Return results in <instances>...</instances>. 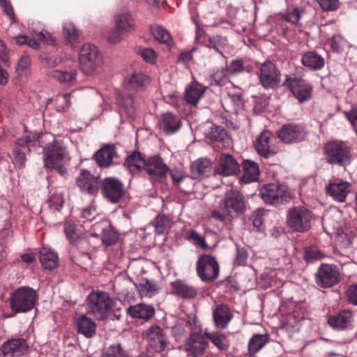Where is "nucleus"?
Wrapping results in <instances>:
<instances>
[{
    "instance_id": "1",
    "label": "nucleus",
    "mask_w": 357,
    "mask_h": 357,
    "mask_svg": "<svg viewBox=\"0 0 357 357\" xmlns=\"http://www.w3.org/2000/svg\"><path fill=\"white\" fill-rule=\"evenodd\" d=\"M36 142L43 148L45 167L55 169L61 176H65L67 174L65 165L70 161V158L63 139L56 138L50 133H45L38 136L34 142L30 136H27L25 140L18 139L17 144L30 150V147L36 145Z\"/></svg>"
},
{
    "instance_id": "2",
    "label": "nucleus",
    "mask_w": 357,
    "mask_h": 357,
    "mask_svg": "<svg viewBox=\"0 0 357 357\" xmlns=\"http://www.w3.org/2000/svg\"><path fill=\"white\" fill-rule=\"evenodd\" d=\"M220 210H213L211 216L214 219L223 222L227 217H236L244 213L245 204L243 194L238 190L229 189L220 202Z\"/></svg>"
},
{
    "instance_id": "3",
    "label": "nucleus",
    "mask_w": 357,
    "mask_h": 357,
    "mask_svg": "<svg viewBox=\"0 0 357 357\" xmlns=\"http://www.w3.org/2000/svg\"><path fill=\"white\" fill-rule=\"evenodd\" d=\"M113 299L105 291H93L86 297L84 306L86 314L97 320H104L112 311Z\"/></svg>"
},
{
    "instance_id": "4",
    "label": "nucleus",
    "mask_w": 357,
    "mask_h": 357,
    "mask_svg": "<svg viewBox=\"0 0 357 357\" xmlns=\"http://www.w3.org/2000/svg\"><path fill=\"white\" fill-rule=\"evenodd\" d=\"M326 162L331 165L345 167L351 160V148L342 141H333L326 143L324 148Z\"/></svg>"
},
{
    "instance_id": "5",
    "label": "nucleus",
    "mask_w": 357,
    "mask_h": 357,
    "mask_svg": "<svg viewBox=\"0 0 357 357\" xmlns=\"http://www.w3.org/2000/svg\"><path fill=\"white\" fill-rule=\"evenodd\" d=\"M37 299L36 291L29 287H22L15 290L10 296V307L15 313L31 310Z\"/></svg>"
},
{
    "instance_id": "6",
    "label": "nucleus",
    "mask_w": 357,
    "mask_h": 357,
    "mask_svg": "<svg viewBox=\"0 0 357 357\" xmlns=\"http://www.w3.org/2000/svg\"><path fill=\"white\" fill-rule=\"evenodd\" d=\"M79 63L86 75L97 71L102 64V58L98 47L89 43L84 44L79 50Z\"/></svg>"
},
{
    "instance_id": "7",
    "label": "nucleus",
    "mask_w": 357,
    "mask_h": 357,
    "mask_svg": "<svg viewBox=\"0 0 357 357\" xmlns=\"http://www.w3.org/2000/svg\"><path fill=\"white\" fill-rule=\"evenodd\" d=\"M312 212L305 206H294L289 209L287 215L288 225L294 231L304 232L311 227Z\"/></svg>"
},
{
    "instance_id": "8",
    "label": "nucleus",
    "mask_w": 357,
    "mask_h": 357,
    "mask_svg": "<svg viewBox=\"0 0 357 357\" xmlns=\"http://www.w3.org/2000/svg\"><path fill=\"white\" fill-rule=\"evenodd\" d=\"M52 67H58L51 72V77L61 83H73L76 79L77 68L75 63L70 59L63 61L57 58L50 64Z\"/></svg>"
},
{
    "instance_id": "9",
    "label": "nucleus",
    "mask_w": 357,
    "mask_h": 357,
    "mask_svg": "<svg viewBox=\"0 0 357 357\" xmlns=\"http://www.w3.org/2000/svg\"><path fill=\"white\" fill-rule=\"evenodd\" d=\"M196 270L198 276L203 282H210L218 277L220 268L215 257L203 255L197 261Z\"/></svg>"
},
{
    "instance_id": "10",
    "label": "nucleus",
    "mask_w": 357,
    "mask_h": 357,
    "mask_svg": "<svg viewBox=\"0 0 357 357\" xmlns=\"http://www.w3.org/2000/svg\"><path fill=\"white\" fill-rule=\"evenodd\" d=\"M260 196L266 204L278 205L289 200L290 192L286 185L270 183L261 187Z\"/></svg>"
},
{
    "instance_id": "11",
    "label": "nucleus",
    "mask_w": 357,
    "mask_h": 357,
    "mask_svg": "<svg viewBox=\"0 0 357 357\" xmlns=\"http://www.w3.org/2000/svg\"><path fill=\"white\" fill-rule=\"evenodd\" d=\"M341 274L334 264H322L315 275L316 284L323 288L332 287L340 282Z\"/></svg>"
},
{
    "instance_id": "12",
    "label": "nucleus",
    "mask_w": 357,
    "mask_h": 357,
    "mask_svg": "<svg viewBox=\"0 0 357 357\" xmlns=\"http://www.w3.org/2000/svg\"><path fill=\"white\" fill-rule=\"evenodd\" d=\"M281 73L276 66L270 61H264L259 72V82L264 89H273L280 82Z\"/></svg>"
},
{
    "instance_id": "13",
    "label": "nucleus",
    "mask_w": 357,
    "mask_h": 357,
    "mask_svg": "<svg viewBox=\"0 0 357 357\" xmlns=\"http://www.w3.org/2000/svg\"><path fill=\"white\" fill-rule=\"evenodd\" d=\"M306 132L301 124L286 123L278 132V138L285 144L298 143L304 140Z\"/></svg>"
},
{
    "instance_id": "14",
    "label": "nucleus",
    "mask_w": 357,
    "mask_h": 357,
    "mask_svg": "<svg viewBox=\"0 0 357 357\" xmlns=\"http://www.w3.org/2000/svg\"><path fill=\"white\" fill-rule=\"evenodd\" d=\"M104 197L112 203H117L124 195L123 183L114 177H107L102 181Z\"/></svg>"
},
{
    "instance_id": "15",
    "label": "nucleus",
    "mask_w": 357,
    "mask_h": 357,
    "mask_svg": "<svg viewBox=\"0 0 357 357\" xmlns=\"http://www.w3.org/2000/svg\"><path fill=\"white\" fill-rule=\"evenodd\" d=\"M144 169L146 171L152 182L160 181L165 178L169 170L162 159L158 155L149 158L146 160Z\"/></svg>"
},
{
    "instance_id": "16",
    "label": "nucleus",
    "mask_w": 357,
    "mask_h": 357,
    "mask_svg": "<svg viewBox=\"0 0 357 357\" xmlns=\"http://www.w3.org/2000/svg\"><path fill=\"white\" fill-rule=\"evenodd\" d=\"M146 338L149 347L156 352H161L167 347V335L163 329L158 325H153L148 328Z\"/></svg>"
},
{
    "instance_id": "17",
    "label": "nucleus",
    "mask_w": 357,
    "mask_h": 357,
    "mask_svg": "<svg viewBox=\"0 0 357 357\" xmlns=\"http://www.w3.org/2000/svg\"><path fill=\"white\" fill-rule=\"evenodd\" d=\"M76 183L82 192L93 195L99 190V176H94L86 169H81Z\"/></svg>"
},
{
    "instance_id": "18",
    "label": "nucleus",
    "mask_w": 357,
    "mask_h": 357,
    "mask_svg": "<svg viewBox=\"0 0 357 357\" xmlns=\"http://www.w3.org/2000/svg\"><path fill=\"white\" fill-rule=\"evenodd\" d=\"M208 347L206 337L200 333H193L187 342L185 350L190 357H203Z\"/></svg>"
},
{
    "instance_id": "19",
    "label": "nucleus",
    "mask_w": 357,
    "mask_h": 357,
    "mask_svg": "<svg viewBox=\"0 0 357 357\" xmlns=\"http://www.w3.org/2000/svg\"><path fill=\"white\" fill-rule=\"evenodd\" d=\"M28 344L23 338L10 339L3 343L1 351L4 356L24 357Z\"/></svg>"
},
{
    "instance_id": "20",
    "label": "nucleus",
    "mask_w": 357,
    "mask_h": 357,
    "mask_svg": "<svg viewBox=\"0 0 357 357\" xmlns=\"http://www.w3.org/2000/svg\"><path fill=\"white\" fill-rule=\"evenodd\" d=\"M283 84L300 102H304L310 97L312 87L303 79L287 78Z\"/></svg>"
},
{
    "instance_id": "21",
    "label": "nucleus",
    "mask_w": 357,
    "mask_h": 357,
    "mask_svg": "<svg viewBox=\"0 0 357 357\" xmlns=\"http://www.w3.org/2000/svg\"><path fill=\"white\" fill-rule=\"evenodd\" d=\"M78 333L86 338H91L96 333V324L87 314L76 313L73 318Z\"/></svg>"
},
{
    "instance_id": "22",
    "label": "nucleus",
    "mask_w": 357,
    "mask_h": 357,
    "mask_svg": "<svg viewBox=\"0 0 357 357\" xmlns=\"http://www.w3.org/2000/svg\"><path fill=\"white\" fill-rule=\"evenodd\" d=\"M351 183L340 179L330 181L326 187L327 193L335 200L343 202L351 192Z\"/></svg>"
},
{
    "instance_id": "23",
    "label": "nucleus",
    "mask_w": 357,
    "mask_h": 357,
    "mask_svg": "<svg viewBox=\"0 0 357 357\" xmlns=\"http://www.w3.org/2000/svg\"><path fill=\"white\" fill-rule=\"evenodd\" d=\"M240 172V167L235 158L230 154L222 153L219 160V167L215 173L225 176L237 174Z\"/></svg>"
},
{
    "instance_id": "24",
    "label": "nucleus",
    "mask_w": 357,
    "mask_h": 357,
    "mask_svg": "<svg viewBox=\"0 0 357 357\" xmlns=\"http://www.w3.org/2000/svg\"><path fill=\"white\" fill-rule=\"evenodd\" d=\"M126 312L133 319H142L149 321L155 315V309L153 305L144 303L131 305L126 309Z\"/></svg>"
},
{
    "instance_id": "25",
    "label": "nucleus",
    "mask_w": 357,
    "mask_h": 357,
    "mask_svg": "<svg viewBox=\"0 0 357 357\" xmlns=\"http://www.w3.org/2000/svg\"><path fill=\"white\" fill-rule=\"evenodd\" d=\"M354 321V314L351 311L344 310L336 315L328 319V324L335 329L344 330L351 328Z\"/></svg>"
},
{
    "instance_id": "26",
    "label": "nucleus",
    "mask_w": 357,
    "mask_h": 357,
    "mask_svg": "<svg viewBox=\"0 0 357 357\" xmlns=\"http://www.w3.org/2000/svg\"><path fill=\"white\" fill-rule=\"evenodd\" d=\"M171 294L184 299H192L197 295V289L185 283L177 280L170 283Z\"/></svg>"
},
{
    "instance_id": "27",
    "label": "nucleus",
    "mask_w": 357,
    "mask_h": 357,
    "mask_svg": "<svg viewBox=\"0 0 357 357\" xmlns=\"http://www.w3.org/2000/svg\"><path fill=\"white\" fill-rule=\"evenodd\" d=\"M273 137L271 133L267 130L263 131L257 137L255 148L259 154L264 158H268L275 154V151L271 147V139Z\"/></svg>"
},
{
    "instance_id": "28",
    "label": "nucleus",
    "mask_w": 357,
    "mask_h": 357,
    "mask_svg": "<svg viewBox=\"0 0 357 357\" xmlns=\"http://www.w3.org/2000/svg\"><path fill=\"white\" fill-rule=\"evenodd\" d=\"M159 127L166 135H171L181 127L180 119L171 112L162 114L159 119Z\"/></svg>"
},
{
    "instance_id": "29",
    "label": "nucleus",
    "mask_w": 357,
    "mask_h": 357,
    "mask_svg": "<svg viewBox=\"0 0 357 357\" xmlns=\"http://www.w3.org/2000/svg\"><path fill=\"white\" fill-rule=\"evenodd\" d=\"M232 314L226 305H218L213 311L215 326L218 328H225L232 319Z\"/></svg>"
},
{
    "instance_id": "30",
    "label": "nucleus",
    "mask_w": 357,
    "mask_h": 357,
    "mask_svg": "<svg viewBox=\"0 0 357 357\" xmlns=\"http://www.w3.org/2000/svg\"><path fill=\"white\" fill-rule=\"evenodd\" d=\"M92 227L94 231L102 230L101 239L104 245L109 246L117 242L119 239L118 233L107 223H96Z\"/></svg>"
},
{
    "instance_id": "31",
    "label": "nucleus",
    "mask_w": 357,
    "mask_h": 357,
    "mask_svg": "<svg viewBox=\"0 0 357 357\" xmlns=\"http://www.w3.org/2000/svg\"><path fill=\"white\" fill-rule=\"evenodd\" d=\"M212 171V163L206 158H201L191 165V175L193 178L208 176Z\"/></svg>"
},
{
    "instance_id": "32",
    "label": "nucleus",
    "mask_w": 357,
    "mask_h": 357,
    "mask_svg": "<svg viewBox=\"0 0 357 357\" xmlns=\"http://www.w3.org/2000/svg\"><path fill=\"white\" fill-rule=\"evenodd\" d=\"M116 152L113 145H105L94 155L97 164L101 167H108L112 164V160Z\"/></svg>"
},
{
    "instance_id": "33",
    "label": "nucleus",
    "mask_w": 357,
    "mask_h": 357,
    "mask_svg": "<svg viewBox=\"0 0 357 357\" xmlns=\"http://www.w3.org/2000/svg\"><path fill=\"white\" fill-rule=\"evenodd\" d=\"M206 88L197 82H192L189 84L185 89V100L192 105H197L200 98L205 92Z\"/></svg>"
},
{
    "instance_id": "34",
    "label": "nucleus",
    "mask_w": 357,
    "mask_h": 357,
    "mask_svg": "<svg viewBox=\"0 0 357 357\" xmlns=\"http://www.w3.org/2000/svg\"><path fill=\"white\" fill-rule=\"evenodd\" d=\"M40 261L45 269L52 270L57 267L59 258L56 253L43 247L40 250Z\"/></svg>"
},
{
    "instance_id": "35",
    "label": "nucleus",
    "mask_w": 357,
    "mask_h": 357,
    "mask_svg": "<svg viewBox=\"0 0 357 357\" xmlns=\"http://www.w3.org/2000/svg\"><path fill=\"white\" fill-rule=\"evenodd\" d=\"M301 62L305 67L311 70H320L324 66V59L314 52H307L303 54Z\"/></svg>"
},
{
    "instance_id": "36",
    "label": "nucleus",
    "mask_w": 357,
    "mask_h": 357,
    "mask_svg": "<svg viewBox=\"0 0 357 357\" xmlns=\"http://www.w3.org/2000/svg\"><path fill=\"white\" fill-rule=\"evenodd\" d=\"M243 171V175L241 178L243 183H250L258 179L259 169L257 162L250 160H244Z\"/></svg>"
},
{
    "instance_id": "37",
    "label": "nucleus",
    "mask_w": 357,
    "mask_h": 357,
    "mask_svg": "<svg viewBox=\"0 0 357 357\" xmlns=\"http://www.w3.org/2000/svg\"><path fill=\"white\" fill-rule=\"evenodd\" d=\"M145 165L146 160L138 151L132 152L125 161V165L132 174L139 172Z\"/></svg>"
},
{
    "instance_id": "38",
    "label": "nucleus",
    "mask_w": 357,
    "mask_h": 357,
    "mask_svg": "<svg viewBox=\"0 0 357 357\" xmlns=\"http://www.w3.org/2000/svg\"><path fill=\"white\" fill-rule=\"evenodd\" d=\"M115 26L122 31L129 33L134 29L135 24L128 13H121L115 16Z\"/></svg>"
},
{
    "instance_id": "39",
    "label": "nucleus",
    "mask_w": 357,
    "mask_h": 357,
    "mask_svg": "<svg viewBox=\"0 0 357 357\" xmlns=\"http://www.w3.org/2000/svg\"><path fill=\"white\" fill-rule=\"evenodd\" d=\"M149 78L142 73H134L131 75L126 83V88L128 90H139L149 84Z\"/></svg>"
},
{
    "instance_id": "40",
    "label": "nucleus",
    "mask_w": 357,
    "mask_h": 357,
    "mask_svg": "<svg viewBox=\"0 0 357 357\" xmlns=\"http://www.w3.org/2000/svg\"><path fill=\"white\" fill-rule=\"evenodd\" d=\"M206 137L212 141L226 142L229 140L227 130L219 126L212 125L206 132Z\"/></svg>"
},
{
    "instance_id": "41",
    "label": "nucleus",
    "mask_w": 357,
    "mask_h": 357,
    "mask_svg": "<svg viewBox=\"0 0 357 357\" xmlns=\"http://www.w3.org/2000/svg\"><path fill=\"white\" fill-rule=\"evenodd\" d=\"M64 231L67 238L72 243L83 244L86 243L84 238L79 237L78 230L75 227L73 222L69 220L65 222Z\"/></svg>"
},
{
    "instance_id": "42",
    "label": "nucleus",
    "mask_w": 357,
    "mask_h": 357,
    "mask_svg": "<svg viewBox=\"0 0 357 357\" xmlns=\"http://www.w3.org/2000/svg\"><path fill=\"white\" fill-rule=\"evenodd\" d=\"M268 342V337L264 335H255L249 341L248 352L253 356Z\"/></svg>"
},
{
    "instance_id": "43",
    "label": "nucleus",
    "mask_w": 357,
    "mask_h": 357,
    "mask_svg": "<svg viewBox=\"0 0 357 357\" xmlns=\"http://www.w3.org/2000/svg\"><path fill=\"white\" fill-rule=\"evenodd\" d=\"M102 357H129V356L122 345L116 342L107 347L104 350Z\"/></svg>"
},
{
    "instance_id": "44",
    "label": "nucleus",
    "mask_w": 357,
    "mask_h": 357,
    "mask_svg": "<svg viewBox=\"0 0 357 357\" xmlns=\"http://www.w3.org/2000/svg\"><path fill=\"white\" fill-rule=\"evenodd\" d=\"M206 338L221 351H225L229 347V341L227 337L219 333H211L206 334Z\"/></svg>"
},
{
    "instance_id": "45",
    "label": "nucleus",
    "mask_w": 357,
    "mask_h": 357,
    "mask_svg": "<svg viewBox=\"0 0 357 357\" xmlns=\"http://www.w3.org/2000/svg\"><path fill=\"white\" fill-rule=\"evenodd\" d=\"M120 105L124 107L126 112L128 115L132 116L134 115L135 111V105L134 103V100L132 96L128 93H125L121 95L120 99L119 100Z\"/></svg>"
},
{
    "instance_id": "46",
    "label": "nucleus",
    "mask_w": 357,
    "mask_h": 357,
    "mask_svg": "<svg viewBox=\"0 0 357 357\" xmlns=\"http://www.w3.org/2000/svg\"><path fill=\"white\" fill-rule=\"evenodd\" d=\"M304 11L297 7L289 8L283 18L293 24L299 25V20L301 18Z\"/></svg>"
},
{
    "instance_id": "47",
    "label": "nucleus",
    "mask_w": 357,
    "mask_h": 357,
    "mask_svg": "<svg viewBox=\"0 0 357 357\" xmlns=\"http://www.w3.org/2000/svg\"><path fill=\"white\" fill-rule=\"evenodd\" d=\"M151 31L155 40H157L160 43L166 44L167 45H169L171 44V36L169 33L163 28L160 26L154 27L152 29Z\"/></svg>"
},
{
    "instance_id": "48",
    "label": "nucleus",
    "mask_w": 357,
    "mask_h": 357,
    "mask_svg": "<svg viewBox=\"0 0 357 357\" xmlns=\"http://www.w3.org/2000/svg\"><path fill=\"white\" fill-rule=\"evenodd\" d=\"M227 74H229L226 69H220L216 70L210 77L211 84L216 86H224L228 81Z\"/></svg>"
},
{
    "instance_id": "49",
    "label": "nucleus",
    "mask_w": 357,
    "mask_h": 357,
    "mask_svg": "<svg viewBox=\"0 0 357 357\" xmlns=\"http://www.w3.org/2000/svg\"><path fill=\"white\" fill-rule=\"evenodd\" d=\"M63 34L66 38L71 43H76L79 33L75 25L72 22H65L63 24Z\"/></svg>"
},
{
    "instance_id": "50",
    "label": "nucleus",
    "mask_w": 357,
    "mask_h": 357,
    "mask_svg": "<svg viewBox=\"0 0 357 357\" xmlns=\"http://www.w3.org/2000/svg\"><path fill=\"white\" fill-rule=\"evenodd\" d=\"M157 291L156 284L149 280H145L139 284V292L144 296L152 297Z\"/></svg>"
},
{
    "instance_id": "51",
    "label": "nucleus",
    "mask_w": 357,
    "mask_h": 357,
    "mask_svg": "<svg viewBox=\"0 0 357 357\" xmlns=\"http://www.w3.org/2000/svg\"><path fill=\"white\" fill-rule=\"evenodd\" d=\"M324 254L316 248H310L305 252L304 259L307 263H312L314 261L323 259Z\"/></svg>"
},
{
    "instance_id": "52",
    "label": "nucleus",
    "mask_w": 357,
    "mask_h": 357,
    "mask_svg": "<svg viewBox=\"0 0 357 357\" xmlns=\"http://www.w3.org/2000/svg\"><path fill=\"white\" fill-rule=\"evenodd\" d=\"M227 44V40L225 38L220 36H216L209 39L208 47L213 48L217 52H220L222 55V50Z\"/></svg>"
},
{
    "instance_id": "53",
    "label": "nucleus",
    "mask_w": 357,
    "mask_h": 357,
    "mask_svg": "<svg viewBox=\"0 0 357 357\" xmlns=\"http://www.w3.org/2000/svg\"><path fill=\"white\" fill-rule=\"evenodd\" d=\"M188 238L190 241L200 247L202 250H206L208 248L204 238L195 230H191L189 232Z\"/></svg>"
},
{
    "instance_id": "54",
    "label": "nucleus",
    "mask_w": 357,
    "mask_h": 357,
    "mask_svg": "<svg viewBox=\"0 0 357 357\" xmlns=\"http://www.w3.org/2000/svg\"><path fill=\"white\" fill-rule=\"evenodd\" d=\"M345 294L348 303L357 306V284L349 285L347 287Z\"/></svg>"
},
{
    "instance_id": "55",
    "label": "nucleus",
    "mask_w": 357,
    "mask_h": 357,
    "mask_svg": "<svg viewBox=\"0 0 357 357\" xmlns=\"http://www.w3.org/2000/svg\"><path fill=\"white\" fill-rule=\"evenodd\" d=\"M128 34L125 31H122L119 29L115 28L112 30L107 36V41L109 43L116 44L119 43L125 35Z\"/></svg>"
},
{
    "instance_id": "56",
    "label": "nucleus",
    "mask_w": 357,
    "mask_h": 357,
    "mask_svg": "<svg viewBox=\"0 0 357 357\" xmlns=\"http://www.w3.org/2000/svg\"><path fill=\"white\" fill-rule=\"evenodd\" d=\"M227 72L232 75H235L243 72L244 66L241 60H234L226 68Z\"/></svg>"
},
{
    "instance_id": "57",
    "label": "nucleus",
    "mask_w": 357,
    "mask_h": 357,
    "mask_svg": "<svg viewBox=\"0 0 357 357\" xmlns=\"http://www.w3.org/2000/svg\"><path fill=\"white\" fill-rule=\"evenodd\" d=\"M346 43L347 41L340 35H335L331 38V47L336 52H342Z\"/></svg>"
},
{
    "instance_id": "58",
    "label": "nucleus",
    "mask_w": 357,
    "mask_h": 357,
    "mask_svg": "<svg viewBox=\"0 0 357 357\" xmlns=\"http://www.w3.org/2000/svg\"><path fill=\"white\" fill-rule=\"evenodd\" d=\"M64 202L63 195L61 192H56L52 195L49 199V203L52 207H54L56 209L59 210Z\"/></svg>"
},
{
    "instance_id": "59",
    "label": "nucleus",
    "mask_w": 357,
    "mask_h": 357,
    "mask_svg": "<svg viewBox=\"0 0 357 357\" xmlns=\"http://www.w3.org/2000/svg\"><path fill=\"white\" fill-rule=\"evenodd\" d=\"M344 114L357 135V107H351L349 111L345 112Z\"/></svg>"
},
{
    "instance_id": "60",
    "label": "nucleus",
    "mask_w": 357,
    "mask_h": 357,
    "mask_svg": "<svg viewBox=\"0 0 357 357\" xmlns=\"http://www.w3.org/2000/svg\"><path fill=\"white\" fill-rule=\"evenodd\" d=\"M248 259V252L244 248H237L236 256L234 260V264L236 266L244 265Z\"/></svg>"
},
{
    "instance_id": "61",
    "label": "nucleus",
    "mask_w": 357,
    "mask_h": 357,
    "mask_svg": "<svg viewBox=\"0 0 357 357\" xmlns=\"http://www.w3.org/2000/svg\"><path fill=\"white\" fill-rule=\"evenodd\" d=\"M324 10H334L338 6V0H317Z\"/></svg>"
},
{
    "instance_id": "62",
    "label": "nucleus",
    "mask_w": 357,
    "mask_h": 357,
    "mask_svg": "<svg viewBox=\"0 0 357 357\" xmlns=\"http://www.w3.org/2000/svg\"><path fill=\"white\" fill-rule=\"evenodd\" d=\"M141 56L147 62L153 63L156 59V54L152 49H143L139 52Z\"/></svg>"
},
{
    "instance_id": "63",
    "label": "nucleus",
    "mask_w": 357,
    "mask_h": 357,
    "mask_svg": "<svg viewBox=\"0 0 357 357\" xmlns=\"http://www.w3.org/2000/svg\"><path fill=\"white\" fill-rule=\"evenodd\" d=\"M0 5L3 8L5 14L14 20L15 15L10 2L8 0H0Z\"/></svg>"
},
{
    "instance_id": "64",
    "label": "nucleus",
    "mask_w": 357,
    "mask_h": 357,
    "mask_svg": "<svg viewBox=\"0 0 357 357\" xmlns=\"http://www.w3.org/2000/svg\"><path fill=\"white\" fill-rule=\"evenodd\" d=\"M168 229V222L167 218H161L157 220L155 225V231L160 234L164 233Z\"/></svg>"
}]
</instances>
